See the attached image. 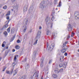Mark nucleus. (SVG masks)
Wrapping results in <instances>:
<instances>
[{"label": "nucleus", "mask_w": 79, "mask_h": 79, "mask_svg": "<svg viewBox=\"0 0 79 79\" xmlns=\"http://www.w3.org/2000/svg\"><path fill=\"white\" fill-rule=\"evenodd\" d=\"M60 6H61V2H60L59 4V7H60Z\"/></svg>", "instance_id": "c03bdc74"}, {"label": "nucleus", "mask_w": 79, "mask_h": 79, "mask_svg": "<svg viewBox=\"0 0 79 79\" xmlns=\"http://www.w3.org/2000/svg\"><path fill=\"white\" fill-rule=\"evenodd\" d=\"M34 5H31V6L29 11H30L31 10V11H32V10H33V9H34Z\"/></svg>", "instance_id": "9d476101"}, {"label": "nucleus", "mask_w": 79, "mask_h": 79, "mask_svg": "<svg viewBox=\"0 0 79 79\" xmlns=\"http://www.w3.org/2000/svg\"><path fill=\"white\" fill-rule=\"evenodd\" d=\"M18 8H19V5L16 4V5L14 6V9H12L11 10H12V11H14V13H16V12L18 11Z\"/></svg>", "instance_id": "f257e3e1"}, {"label": "nucleus", "mask_w": 79, "mask_h": 79, "mask_svg": "<svg viewBox=\"0 0 79 79\" xmlns=\"http://www.w3.org/2000/svg\"><path fill=\"white\" fill-rule=\"evenodd\" d=\"M63 69H60V72H63Z\"/></svg>", "instance_id": "473e14b6"}, {"label": "nucleus", "mask_w": 79, "mask_h": 79, "mask_svg": "<svg viewBox=\"0 0 79 79\" xmlns=\"http://www.w3.org/2000/svg\"><path fill=\"white\" fill-rule=\"evenodd\" d=\"M20 48V47H19V45H17L15 47V48L16 49H19Z\"/></svg>", "instance_id": "4be33fe9"}, {"label": "nucleus", "mask_w": 79, "mask_h": 79, "mask_svg": "<svg viewBox=\"0 0 79 79\" xmlns=\"http://www.w3.org/2000/svg\"><path fill=\"white\" fill-rule=\"evenodd\" d=\"M14 75H15V74H16L17 73V71H16V70H15V71L14 72Z\"/></svg>", "instance_id": "b1692460"}, {"label": "nucleus", "mask_w": 79, "mask_h": 79, "mask_svg": "<svg viewBox=\"0 0 79 79\" xmlns=\"http://www.w3.org/2000/svg\"><path fill=\"white\" fill-rule=\"evenodd\" d=\"M68 30L69 31H72V27H71V24H69L68 25Z\"/></svg>", "instance_id": "1a4fd4ad"}, {"label": "nucleus", "mask_w": 79, "mask_h": 79, "mask_svg": "<svg viewBox=\"0 0 79 79\" xmlns=\"http://www.w3.org/2000/svg\"><path fill=\"white\" fill-rule=\"evenodd\" d=\"M17 43H20V40H18L17 41Z\"/></svg>", "instance_id": "79ce46f5"}, {"label": "nucleus", "mask_w": 79, "mask_h": 79, "mask_svg": "<svg viewBox=\"0 0 79 79\" xmlns=\"http://www.w3.org/2000/svg\"><path fill=\"white\" fill-rule=\"evenodd\" d=\"M2 57H0V61H1V60H2Z\"/></svg>", "instance_id": "5fc2aeb1"}, {"label": "nucleus", "mask_w": 79, "mask_h": 79, "mask_svg": "<svg viewBox=\"0 0 79 79\" xmlns=\"http://www.w3.org/2000/svg\"><path fill=\"white\" fill-rule=\"evenodd\" d=\"M39 29H40H40H42V27L40 26V27H39Z\"/></svg>", "instance_id": "09e8293b"}, {"label": "nucleus", "mask_w": 79, "mask_h": 79, "mask_svg": "<svg viewBox=\"0 0 79 79\" xmlns=\"http://www.w3.org/2000/svg\"><path fill=\"white\" fill-rule=\"evenodd\" d=\"M21 79H25V77L24 76H22Z\"/></svg>", "instance_id": "2f4dec72"}, {"label": "nucleus", "mask_w": 79, "mask_h": 79, "mask_svg": "<svg viewBox=\"0 0 79 79\" xmlns=\"http://www.w3.org/2000/svg\"><path fill=\"white\" fill-rule=\"evenodd\" d=\"M2 47H5V44H2Z\"/></svg>", "instance_id": "ea45409f"}, {"label": "nucleus", "mask_w": 79, "mask_h": 79, "mask_svg": "<svg viewBox=\"0 0 79 79\" xmlns=\"http://www.w3.org/2000/svg\"><path fill=\"white\" fill-rule=\"evenodd\" d=\"M78 44L79 45V41H78Z\"/></svg>", "instance_id": "69168bd1"}, {"label": "nucleus", "mask_w": 79, "mask_h": 79, "mask_svg": "<svg viewBox=\"0 0 79 79\" xmlns=\"http://www.w3.org/2000/svg\"><path fill=\"white\" fill-rule=\"evenodd\" d=\"M30 32H31V31H30Z\"/></svg>", "instance_id": "774afa93"}, {"label": "nucleus", "mask_w": 79, "mask_h": 79, "mask_svg": "<svg viewBox=\"0 0 79 79\" xmlns=\"http://www.w3.org/2000/svg\"><path fill=\"white\" fill-rule=\"evenodd\" d=\"M59 66L60 67V68H61V67H63V64H59Z\"/></svg>", "instance_id": "c756f323"}, {"label": "nucleus", "mask_w": 79, "mask_h": 79, "mask_svg": "<svg viewBox=\"0 0 79 79\" xmlns=\"http://www.w3.org/2000/svg\"><path fill=\"white\" fill-rule=\"evenodd\" d=\"M7 31L9 33L10 31V27H9V28H8L7 29Z\"/></svg>", "instance_id": "393cba45"}, {"label": "nucleus", "mask_w": 79, "mask_h": 79, "mask_svg": "<svg viewBox=\"0 0 79 79\" xmlns=\"http://www.w3.org/2000/svg\"><path fill=\"white\" fill-rule=\"evenodd\" d=\"M56 2H57V0H54V3L55 4H56Z\"/></svg>", "instance_id": "72a5a7b5"}, {"label": "nucleus", "mask_w": 79, "mask_h": 79, "mask_svg": "<svg viewBox=\"0 0 79 79\" xmlns=\"http://www.w3.org/2000/svg\"><path fill=\"white\" fill-rule=\"evenodd\" d=\"M5 69H6V68H5L3 69V70H2V71H5Z\"/></svg>", "instance_id": "a18cd8bd"}, {"label": "nucleus", "mask_w": 79, "mask_h": 79, "mask_svg": "<svg viewBox=\"0 0 79 79\" xmlns=\"http://www.w3.org/2000/svg\"><path fill=\"white\" fill-rule=\"evenodd\" d=\"M29 6V3H27L25 4V5L24 7L23 8V11L24 13H26L27 9L28 8V6Z\"/></svg>", "instance_id": "f03ea898"}, {"label": "nucleus", "mask_w": 79, "mask_h": 79, "mask_svg": "<svg viewBox=\"0 0 79 79\" xmlns=\"http://www.w3.org/2000/svg\"><path fill=\"white\" fill-rule=\"evenodd\" d=\"M10 20H8V23H9V22L10 21Z\"/></svg>", "instance_id": "603ef678"}, {"label": "nucleus", "mask_w": 79, "mask_h": 79, "mask_svg": "<svg viewBox=\"0 0 79 79\" xmlns=\"http://www.w3.org/2000/svg\"><path fill=\"white\" fill-rule=\"evenodd\" d=\"M7 32L6 31H5L4 32V35H5L6 36V35H7Z\"/></svg>", "instance_id": "cd10ccee"}, {"label": "nucleus", "mask_w": 79, "mask_h": 79, "mask_svg": "<svg viewBox=\"0 0 79 79\" xmlns=\"http://www.w3.org/2000/svg\"><path fill=\"white\" fill-rule=\"evenodd\" d=\"M28 68H29V66H28V64H27L25 66V69H27Z\"/></svg>", "instance_id": "bb28decb"}, {"label": "nucleus", "mask_w": 79, "mask_h": 79, "mask_svg": "<svg viewBox=\"0 0 79 79\" xmlns=\"http://www.w3.org/2000/svg\"><path fill=\"white\" fill-rule=\"evenodd\" d=\"M70 37V36H69V35H68V36L67 37V39H69V38Z\"/></svg>", "instance_id": "e433bc0d"}, {"label": "nucleus", "mask_w": 79, "mask_h": 79, "mask_svg": "<svg viewBox=\"0 0 79 79\" xmlns=\"http://www.w3.org/2000/svg\"><path fill=\"white\" fill-rule=\"evenodd\" d=\"M63 49H64V50H66L68 49V47L66 45H64L63 47Z\"/></svg>", "instance_id": "4468645a"}, {"label": "nucleus", "mask_w": 79, "mask_h": 79, "mask_svg": "<svg viewBox=\"0 0 79 79\" xmlns=\"http://www.w3.org/2000/svg\"><path fill=\"white\" fill-rule=\"evenodd\" d=\"M14 70V68H12L11 69L10 72V71L7 70L6 71V73L7 74H11L12 73H13V70Z\"/></svg>", "instance_id": "423d86ee"}, {"label": "nucleus", "mask_w": 79, "mask_h": 79, "mask_svg": "<svg viewBox=\"0 0 79 79\" xmlns=\"http://www.w3.org/2000/svg\"><path fill=\"white\" fill-rule=\"evenodd\" d=\"M27 60V59L25 58V61H26V60Z\"/></svg>", "instance_id": "864d4df0"}, {"label": "nucleus", "mask_w": 79, "mask_h": 79, "mask_svg": "<svg viewBox=\"0 0 79 79\" xmlns=\"http://www.w3.org/2000/svg\"><path fill=\"white\" fill-rule=\"evenodd\" d=\"M46 34L47 35H51V32H50L49 31V30H48L47 31Z\"/></svg>", "instance_id": "ddd939ff"}, {"label": "nucleus", "mask_w": 79, "mask_h": 79, "mask_svg": "<svg viewBox=\"0 0 79 79\" xmlns=\"http://www.w3.org/2000/svg\"><path fill=\"white\" fill-rule=\"evenodd\" d=\"M6 19H7V20H8V19H10V17H9V16L7 17Z\"/></svg>", "instance_id": "37998d69"}, {"label": "nucleus", "mask_w": 79, "mask_h": 79, "mask_svg": "<svg viewBox=\"0 0 79 79\" xmlns=\"http://www.w3.org/2000/svg\"><path fill=\"white\" fill-rule=\"evenodd\" d=\"M5 43H6V42H5V41H4L3 43L5 44Z\"/></svg>", "instance_id": "4d7b16f0"}, {"label": "nucleus", "mask_w": 79, "mask_h": 79, "mask_svg": "<svg viewBox=\"0 0 79 79\" xmlns=\"http://www.w3.org/2000/svg\"><path fill=\"white\" fill-rule=\"evenodd\" d=\"M67 64V63H66V62H65L63 64V67L64 68H66V65Z\"/></svg>", "instance_id": "6ab92c4d"}, {"label": "nucleus", "mask_w": 79, "mask_h": 79, "mask_svg": "<svg viewBox=\"0 0 79 79\" xmlns=\"http://www.w3.org/2000/svg\"><path fill=\"white\" fill-rule=\"evenodd\" d=\"M16 0H11V1L12 2H15Z\"/></svg>", "instance_id": "49530a36"}, {"label": "nucleus", "mask_w": 79, "mask_h": 79, "mask_svg": "<svg viewBox=\"0 0 79 79\" xmlns=\"http://www.w3.org/2000/svg\"><path fill=\"white\" fill-rule=\"evenodd\" d=\"M34 78V77H32V76H31L30 77V79H33Z\"/></svg>", "instance_id": "58836bf2"}, {"label": "nucleus", "mask_w": 79, "mask_h": 79, "mask_svg": "<svg viewBox=\"0 0 79 79\" xmlns=\"http://www.w3.org/2000/svg\"><path fill=\"white\" fill-rule=\"evenodd\" d=\"M63 58H64V57H63V56H61L60 59V61H63Z\"/></svg>", "instance_id": "2eb2a0df"}, {"label": "nucleus", "mask_w": 79, "mask_h": 79, "mask_svg": "<svg viewBox=\"0 0 79 79\" xmlns=\"http://www.w3.org/2000/svg\"><path fill=\"white\" fill-rule=\"evenodd\" d=\"M3 8L4 10H6V9H7V6L6 5L5 6L3 7Z\"/></svg>", "instance_id": "5701e85b"}, {"label": "nucleus", "mask_w": 79, "mask_h": 79, "mask_svg": "<svg viewBox=\"0 0 79 79\" xmlns=\"http://www.w3.org/2000/svg\"><path fill=\"white\" fill-rule=\"evenodd\" d=\"M54 18V17H52V19H53Z\"/></svg>", "instance_id": "6e6d98bb"}, {"label": "nucleus", "mask_w": 79, "mask_h": 79, "mask_svg": "<svg viewBox=\"0 0 79 79\" xmlns=\"http://www.w3.org/2000/svg\"><path fill=\"white\" fill-rule=\"evenodd\" d=\"M78 52H79V49L78 50Z\"/></svg>", "instance_id": "e2e57ef3"}, {"label": "nucleus", "mask_w": 79, "mask_h": 79, "mask_svg": "<svg viewBox=\"0 0 79 79\" xmlns=\"http://www.w3.org/2000/svg\"><path fill=\"white\" fill-rule=\"evenodd\" d=\"M8 47H7L6 48V49H8Z\"/></svg>", "instance_id": "680f3d73"}, {"label": "nucleus", "mask_w": 79, "mask_h": 79, "mask_svg": "<svg viewBox=\"0 0 79 79\" xmlns=\"http://www.w3.org/2000/svg\"><path fill=\"white\" fill-rule=\"evenodd\" d=\"M8 24H7L5 26V27H6H6H8Z\"/></svg>", "instance_id": "c9c22d12"}, {"label": "nucleus", "mask_w": 79, "mask_h": 79, "mask_svg": "<svg viewBox=\"0 0 79 79\" xmlns=\"http://www.w3.org/2000/svg\"><path fill=\"white\" fill-rule=\"evenodd\" d=\"M66 50L65 49H63L61 52L62 53H65V52H66Z\"/></svg>", "instance_id": "aec40b11"}, {"label": "nucleus", "mask_w": 79, "mask_h": 79, "mask_svg": "<svg viewBox=\"0 0 79 79\" xmlns=\"http://www.w3.org/2000/svg\"><path fill=\"white\" fill-rule=\"evenodd\" d=\"M47 50H48L49 51V52H50L52 51L53 49V48L52 47H54V46H52V45H51L49 48H48V45H49V44H48V42L47 43Z\"/></svg>", "instance_id": "20e7f679"}, {"label": "nucleus", "mask_w": 79, "mask_h": 79, "mask_svg": "<svg viewBox=\"0 0 79 79\" xmlns=\"http://www.w3.org/2000/svg\"><path fill=\"white\" fill-rule=\"evenodd\" d=\"M10 14H11V12L10 11H9L8 12L7 14H6V16H9L10 15Z\"/></svg>", "instance_id": "412c9836"}, {"label": "nucleus", "mask_w": 79, "mask_h": 79, "mask_svg": "<svg viewBox=\"0 0 79 79\" xmlns=\"http://www.w3.org/2000/svg\"><path fill=\"white\" fill-rule=\"evenodd\" d=\"M40 7L42 8H44V2H43L40 3Z\"/></svg>", "instance_id": "6e6552de"}, {"label": "nucleus", "mask_w": 79, "mask_h": 79, "mask_svg": "<svg viewBox=\"0 0 79 79\" xmlns=\"http://www.w3.org/2000/svg\"><path fill=\"white\" fill-rule=\"evenodd\" d=\"M52 77L55 78H56V77H57V75L56 74H53Z\"/></svg>", "instance_id": "f3484780"}, {"label": "nucleus", "mask_w": 79, "mask_h": 79, "mask_svg": "<svg viewBox=\"0 0 79 79\" xmlns=\"http://www.w3.org/2000/svg\"><path fill=\"white\" fill-rule=\"evenodd\" d=\"M68 55V53H67V52H65V54H64V55H65V56H67Z\"/></svg>", "instance_id": "4c0bfd02"}, {"label": "nucleus", "mask_w": 79, "mask_h": 79, "mask_svg": "<svg viewBox=\"0 0 79 79\" xmlns=\"http://www.w3.org/2000/svg\"><path fill=\"white\" fill-rule=\"evenodd\" d=\"M18 56H19L18 55H15V57H14V61H15V60H16V57L18 58Z\"/></svg>", "instance_id": "a211bd4d"}, {"label": "nucleus", "mask_w": 79, "mask_h": 79, "mask_svg": "<svg viewBox=\"0 0 79 79\" xmlns=\"http://www.w3.org/2000/svg\"><path fill=\"white\" fill-rule=\"evenodd\" d=\"M51 28H52V25L51 26Z\"/></svg>", "instance_id": "052dcab7"}, {"label": "nucleus", "mask_w": 79, "mask_h": 79, "mask_svg": "<svg viewBox=\"0 0 79 79\" xmlns=\"http://www.w3.org/2000/svg\"><path fill=\"white\" fill-rule=\"evenodd\" d=\"M56 36V33H53V35L52 36V37L53 38H55Z\"/></svg>", "instance_id": "dca6fc26"}, {"label": "nucleus", "mask_w": 79, "mask_h": 79, "mask_svg": "<svg viewBox=\"0 0 79 79\" xmlns=\"http://www.w3.org/2000/svg\"><path fill=\"white\" fill-rule=\"evenodd\" d=\"M13 66H15V65H16V64H15V63H13Z\"/></svg>", "instance_id": "8fccbe9b"}, {"label": "nucleus", "mask_w": 79, "mask_h": 79, "mask_svg": "<svg viewBox=\"0 0 79 79\" xmlns=\"http://www.w3.org/2000/svg\"><path fill=\"white\" fill-rule=\"evenodd\" d=\"M2 79H4V78L3 77V78H2Z\"/></svg>", "instance_id": "338daca9"}, {"label": "nucleus", "mask_w": 79, "mask_h": 79, "mask_svg": "<svg viewBox=\"0 0 79 79\" xmlns=\"http://www.w3.org/2000/svg\"><path fill=\"white\" fill-rule=\"evenodd\" d=\"M25 24L24 26L23 27V32H26V30H27V22H28V20L27 19L25 20Z\"/></svg>", "instance_id": "7ed1b4c3"}, {"label": "nucleus", "mask_w": 79, "mask_h": 79, "mask_svg": "<svg viewBox=\"0 0 79 79\" xmlns=\"http://www.w3.org/2000/svg\"><path fill=\"white\" fill-rule=\"evenodd\" d=\"M2 33V31H1V30H0V34Z\"/></svg>", "instance_id": "bf43d9fd"}, {"label": "nucleus", "mask_w": 79, "mask_h": 79, "mask_svg": "<svg viewBox=\"0 0 79 79\" xmlns=\"http://www.w3.org/2000/svg\"><path fill=\"white\" fill-rule=\"evenodd\" d=\"M37 53V52L36 51H34V53H33V55L34 56H35V55H36V53Z\"/></svg>", "instance_id": "c85d7f7f"}, {"label": "nucleus", "mask_w": 79, "mask_h": 79, "mask_svg": "<svg viewBox=\"0 0 79 79\" xmlns=\"http://www.w3.org/2000/svg\"><path fill=\"white\" fill-rule=\"evenodd\" d=\"M55 72L56 74H58L59 73V69H58L56 68L55 69Z\"/></svg>", "instance_id": "f8f14e48"}, {"label": "nucleus", "mask_w": 79, "mask_h": 79, "mask_svg": "<svg viewBox=\"0 0 79 79\" xmlns=\"http://www.w3.org/2000/svg\"><path fill=\"white\" fill-rule=\"evenodd\" d=\"M38 77V74H37V77Z\"/></svg>", "instance_id": "13d9d810"}, {"label": "nucleus", "mask_w": 79, "mask_h": 79, "mask_svg": "<svg viewBox=\"0 0 79 79\" xmlns=\"http://www.w3.org/2000/svg\"><path fill=\"white\" fill-rule=\"evenodd\" d=\"M44 61V58L42 57L41 60V64H40L41 67H43V61Z\"/></svg>", "instance_id": "9b49d317"}, {"label": "nucleus", "mask_w": 79, "mask_h": 79, "mask_svg": "<svg viewBox=\"0 0 79 79\" xmlns=\"http://www.w3.org/2000/svg\"><path fill=\"white\" fill-rule=\"evenodd\" d=\"M12 51H13V52H15V50L14 49Z\"/></svg>", "instance_id": "3c124183"}, {"label": "nucleus", "mask_w": 79, "mask_h": 79, "mask_svg": "<svg viewBox=\"0 0 79 79\" xmlns=\"http://www.w3.org/2000/svg\"><path fill=\"white\" fill-rule=\"evenodd\" d=\"M52 61V60H49V64H50V63H51V62Z\"/></svg>", "instance_id": "a19ab883"}, {"label": "nucleus", "mask_w": 79, "mask_h": 79, "mask_svg": "<svg viewBox=\"0 0 79 79\" xmlns=\"http://www.w3.org/2000/svg\"><path fill=\"white\" fill-rule=\"evenodd\" d=\"M41 34V31H39L37 34V36L36 37V39H38L40 37V34Z\"/></svg>", "instance_id": "39448f33"}, {"label": "nucleus", "mask_w": 79, "mask_h": 79, "mask_svg": "<svg viewBox=\"0 0 79 79\" xmlns=\"http://www.w3.org/2000/svg\"><path fill=\"white\" fill-rule=\"evenodd\" d=\"M50 20V19L49 17H48L46 19L45 22H46V24H49Z\"/></svg>", "instance_id": "0eeeda50"}, {"label": "nucleus", "mask_w": 79, "mask_h": 79, "mask_svg": "<svg viewBox=\"0 0 79 79\" xmlns=\"http://www.w3.org/2000/svg\"><path fill=\"white\" fill-rule=\"evenodd\" d=\"M37 41H38V40H36L35 42L34 43L33 45H36L37 43Z\"/></svg>", "instance_id": "a878e982"}, {"label": "nucleus", "mask_w": 79, "mask_h": 79, "mask_svg": "<svg viewBox=\"0 0 79 79\" xmlns=\"http://www.w3.org/2000/svg\"><path fill=\"white\" fill-rule=\"evenodd\" d=\"M56 10H58V8H56Z\"/></svg>", "instance_id": "0e129e2a"}, {"label": "nucleus", "mask_w": 79, "mask_h": 79, "mask_svg": "<svg viewBox=\"0 0 79 79\" xmlns=\"http://www.w3.org/2000/svg\"><path fill=\"white\" fill-rule=\"evenodd\" d=\"M15 35H14L13 38L11 39L12 41H13V40H14V39H15Z\"/></svg>", "instance_id": "f704fd0d"}, {"label": "nucleus", "mask_w": 79, "mask_h": 79, "mask_svg": "<svg viewBox=\"0 0 79 79\" xmlns=\"http://www.w3.org/2000/svg\"><path fill=\"white\" fill-rule=\"evenodd\" d=\"M67 43H68L67 42H65V43L64 44V45H66V44H67Z\"/></svg>", "instance_id": "de8ad7c7"}, {"label": "nucleus", "mask_w": 79, "mask_h": 79, "mask_svg": "<svg viewBox=\"0 0 79 79\" xmlns=\"http://www.w3.org/2000/svg\"><path fill=\"white\" fill-rule=\"evenodd\" d=\"M74 34V33L73 32L72 33V35H71V37H73Z\"/></svg>", "instance_id": "7c9ffc66"}]
</instances>
